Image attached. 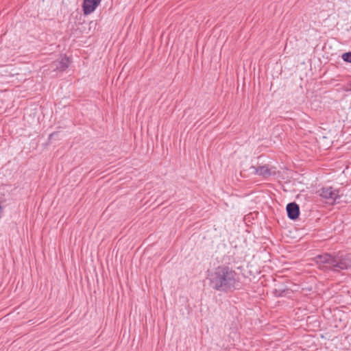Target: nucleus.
Wrapping results in <instances>:
<instances>
[{"label":"nucleus","mask_w":351,"mask_h":351,"mask_svg":"<svg viewBox=\"0 0 351 351\" xmlns=\"http://www.w3.org/2000/svg\"><path fill=\"white\" fill-rule=\"evenodd\" d=\"M251 169L252 170V173L265 178L270 176L271 174V169L267 165H262L258 167L252 166Z\"/></svg>","instance_id":"423d86ee"},{"label":"nucleus","mask_w":351,"mask_h":351,"mask_svg":"<svg viewBox=\"0 0 351 351\" xmlns=\"http://www.w3.org/2000/svg\"><path fill=\"white\" fill-rule=\"evenodd\" d=\"M70 60L67 57H63L60 61L56 63V69L60 71H64L67 69L69 66Z\"/></svg>","instance_id":"0eeeda50"},{"label":"nucleus","mask_w":351,"mask_h":351,"mask_svg":"<svg viewBox=\"0 0 351 351\" xmlns=\"http://www.w3.org/2000/svg\"><path fill=\"white\" fill-rule=\"evenodd\" d=\"M101 0H84L82 9L84 14L88 15L95 11Z\"/></svg>","instance_id":"20e7f679"},{"label":"nucleus","mask_w":351,"mask_h":351,"mask_svg":"<svg viewBox=\"0 0 351 351\" xmlns=\"http://www.w3.org/2000/svg\"><path fill=\"white\" fill-rule=\"evenodd\" d=\"M317 193L326 203L329 204H335L341 196L340 190L332 186L322 187Z\"/></svg>","instance_id":"7ed1b4c3"},{"label":"nucleus","mask_w":351,"mask_h":351,"mask_svg":"<svg viewBox=\"0 0 351 351\" xmlns=\"http://www.w3.org/2000/svg\"><path fill=\"white\" fill-rule=\"evenodd\" d=\"M210 287L214 290L230 292L236 289L239 284V275L232 269L221 265L215 269L208 277Z\"/></svg>","instance_id":"f257e3e1"},{"label":"nucleus","mask_w":351,"mask_h":351,"mask_svg":"<svg viewBox=\"0 0 351 351\" xmlns=\"http://www.w3.org/2000/svg\"><path fill=\"white\" fill-rule=\"evenodd\" d=\"M341 58L343 61L351 63V51L343 53Z\"/></svg>","instance_id":"6e6552de"},{"label":"nucleus","mask_w":351,"mask_h":351,"mask_svg":"<svg viewBox=\"0 0 351 351\" xmlns=\"http://www.w3.org/2000/svg\"><path fill=\"white\" fill-rule=\"evenodd\" d=\"M287 212L289 219L295 220L300 215L299 206L295 202L289 203L287 206Z\"/></svg>","instance_id":"39448f33"},{"label":"nucleus","mask_w":351,"mask_h":351,"mask_svg":"<svg viewBox=\"0 0 351 351\" xmlns=\"http://www.w3.org/2000/svg\"><path fill=\"white\" fill-rule=\"evenodd\" d=\"M315 260L319 267L322 269L340 271L351 267V259L348 256L324 254L317 256Z\"/></svg>","instance_id":"f03ea898"}]
</instances>
